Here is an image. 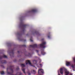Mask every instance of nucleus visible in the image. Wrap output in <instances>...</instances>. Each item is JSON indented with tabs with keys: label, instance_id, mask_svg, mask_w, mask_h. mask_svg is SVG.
<instances>
[{
	"label": "nucleus",
	"instance_id": "obj_19",
	"mask_svg": "<svg viewBox=\"0 0 75 75\" xmlns=\"http://www.w3.org/2000/svg\"><path fill=\"white\" fill-rule=\"evenodd\" d=\"M66 65L67 66H69L70 65V62H66Z\"/></svg>",
	"mask_w": 75,
	"mask_h": 75
},
{
	"label": "nucleus",
	"instance_id": "obj_17",
	"mask_svg": "<svg viewBox=\"0 0 75 75\" xmlns=\"http://www.w3.org/2000/svg\"><path fill=\"white\" fill-rule=\"evenodd\" d=\"M65 73L66 74V75H68L69 74V72L67 71H65Z\"/></svg>",
	"mask_w": 75,
	"mask_h": 75
},
{
	"label": "nucleus",
	"instance_id": "obj_47",
	"mask_svg": "<svg viewBox=\"0 0 75 75\" xmlns=\"http://www.w3.org/2000/svg\"><path fill=\"white\" fill-rule=\"evenodd\" d=\"M18 27H19V26H18Z\"/></svg>",
	"mask_w": 75,
	"mask_h": 75
},
{
	"label": "nucleus",
	"instance_id": "obj_30",
	"mask_svg": "<svg viewBox=\"0 0 75 75\" xmlns=\"http://www.w3.org/2000/svg\"><path fill=\"white\" fill-rule=\"evenodd\" d=\"M28 75H31V73H30V72H28Z\"/></svg>",
	"mask_w": 75,
	"mask_h": 75
},
{
	"label": "nucleus",
	"instance_id": "obj_27",
	"mask_svg": "<svg viewBox=\"0 0 75 75\" xmlns=\"http://www.w3.org/2000/svg\"><path fill=\"white\" fill-rule=\"evenodd\" d=\"M16 61H17V60H16V59L13 60V62H16Z\"/></svg>",
	"mask_w": 75,
	"mask_h": 75
},
{
	"label": "nucleus",
	"instance_id": "obj_24",
	"mask_svg": "<svg viewBox=\"0 0 75 75\" xmlns=\"http://www.w3.org/2000/svg\"><path fill=\"white\" fill-rule=\"evenodd\" d=\"M11 43L8 44V47H11Z\"/></svg>",
	"mask_w": 75,
	"mask_h": 75
},
{
	"label": "nucleus",
	"instance_id": "obj_29",
	"mask_svg": "<svg viewBox=\"0 0 75 75\" xmlns=\"http://www.w3.org/2000/svg\"><path fill=\"white\" fill-rule=\"evenodd\" d=\"M18 69H19V68L18 67L16 68V70H18Z\"/></svg>",
	"mask_w": 75,
	"mask_h": 75
},
{
	"label": "nucleus",
	"instance_id": "obj_9",
	"mask_svg": "<svg viewBox=\"0 0 75 75\" xmlns=\"http://www.w3.org/2000/svg\"><path fill=\"white\" fill-rule=\"evenodd\" d=\"M46 54L45 52H44V50L43 49L41 50V54L43 55H44Z\"/></svg>",
	"mask_w": 75,
	"mask_h": 75
},
{
	"label": "nucleus",
	"instance_id": "obj_15",
	"mask_svg": "<svg viewBox=\"0 0 75 75\" xmlns=\"http://www.w3.org/2000/svg\"><path fill=\"white\" fill-rule=\"evenodd\" d=\"M60 74H63V69L62 68H61L60 69Z\"/></svg>",
	"mask_w": 75,
	"mask_h": 75
},
{
	"label": "nucleus",
	"instance_id": "obj_43",
	"mask_svg": "<svg viewBox=\"0 0 75 75\" xmlns=\"http://www.w3.org/2000/svg\"><path fill=\"white\" fill-rule=\"evenodd\" d=\"M19 47H20V45H19Z\"/></svg>",
	"mask_w": 75,
	"mask_h": 75
},
{
	"label": "nucleus",
	"instance_id": "obj_16",
	"mask_svg": "<svg viewBox=\"0 0 75 75\" xmlns=\"http://www.w3.org/2000/svg\"><path fill=\"white\" fill-rule=\"evenodd\" d=\"M1 62L2 64H6V63H7V62L5 60H2Z\"/></svg>",
	"mask_w": 75,
	"mask_h": 75
},
{
	"label": "nucleus",
	"instance_id": "obj_23",
	"mask_svg": "<svg viewBox=\"0 0 75 75\" xmlns=\"http://www.w3.org/2000/svg\"><path fill=\"white\" fill-rule=\"evenodd\" d=\"M24 61V59H21L19 60V62L20 61Z\"/></svg>",
	"mask_w": 75,
	"mask_h": 75
},
{
	"label": "nucleus",
	"instance_id": "obj_39",
	"mask_svg": "<svg viewBox=\"0 0 75 75\" xmlns=\"http://www.w3.org/2000/svg\"><path fill=\"white\" fill-rule=\"evenodd\" d=\"M8 68H7V70H8Z\"/></svg>",
	"mask_w": 75,
	"mask_h": 75
},
{
	"label": "nucleus",
	"instance_id": "obj_3",
	"mask_svg": "<svg viewBox=\"0 0 75 75\" xmlns=\"http://www.w3.org/2000/svg\"><path fill=\"white\" fill-rule=\"evenodd\" d=\"M46 44V42H43L41 44L39 45L40 46V47L41 48H45L46 46H44Z\"/></svg>",
	"mask_w": 75,
	"mask_h": 75
},
{
	"label": "nucleus",
	"instance_id": "obj_45",
	"mask_svg": "<svg viewBox=\"0 0 75 75\" xmlns=\"http://www.w3.org/2000/svg\"><path fill=\"white\" fill-rule=\"evenodd\" d=\"M28 35V34H27V35Z\"/></svg>",
	"mask_w": 75,
	"mask_h": 75
},
{
	"label": "nucleus",
	"instance_id": "obj_33",
	"mask_svg": "<svg viewBox=\"0 0 75 75\" xmlns=\"http://www.w3.org/2000/svg\"><path fill=\"white\" fill-rule=\"evenodd\" d=\"M36 51L37 52V53H38V50H36Z\"/></svg>",
	"mask_w": 75,
	"mask_h": 75
},
{
	"label": "nucleus",
	"instance_id": "obj_11",
	"mask_svg": "<svg viewBox=\"0 0 75 75\" xmlns=\"http://www.w3.org/2000/svg\"><path fill=\"white\" fill-rule=\"evenodd\" d=\"M20 32H19V41H26V40H24V39H20Z\"/></svg>",
	"mask_w": 75,
	"mask_h": 75
},
{
	"label": "nucleus",
	"instance_id": "obj_46",
	"mask_svg": "<svg viewBox=\"0 0 75 75\" xmlns=\"http://www.w3.org/2000/svg\"><path fill=\"white\" fill-rule=\"evenodd\" d=\"M19 53L20 52V51H19Z\"/></svg>",
	"mask_w": 75,
	"mask_h": 75
},
{
	"label": "nucleus",
	"instance_id": "obj_14",
	"mask_svg": "<svg viewBox=\"0 0 75 75\" xmlns=\"http://www.w3.org/2000/svg\"><path fill=\"white\" fill-rule=\"evenodd\" d=\"M37 11V10L36 9H33L31 11V12H32L33 13H36Z\"/></svg>",
	"mask_w": 75,
	"mask_h": 75
},
{
	"label": "nucleus",
	"instance_id": "obj_37",
	"mask_svg": "<svg viewBox=\"0 0 75 75\" xmlns=\"http://www.w3.org/2000/svg\"><path fill=\"white\" fill-rule=\"evenodd\" d=\"M72 68H74V66H72Z\"/></svg>",
	"mask_w": 75,
	"mask_h": 75
},
{
	"label": "nucleus",
	"instance_id": "obj_34",
	"mask_svg": "<svg viewBox=\"0 0 75 75\" xmlns=\"http://www.w3.org/2000/svg\"><path fill=\"white\" fill-rule=\"evenodd\" d=\"M34 61H35V62H37V60H35L33 61V62H34Z\"/></svg>",
	"mask_w": 75,
	"mask_h": 75
},
{
	"label": "nucleus",
	"instance_id": "obj_4",
	"mask_svg": "<svg viewBox=\"0 0 75 75\" xmlns=\"http://www.w3.org/2000/svg\"><path fill=\"white\" fill-rule=\"evenodd\" d=\"M21 66L22 68V71H23L24 74H25V69H23V68H24V67H25V64H21Z\"/></svg>",
	"mask_w": 75,
	"mask_h": 75
},
{
	"label": "nucleus",
	"instance_id": "obj_26",
	"mask_svg": "<svg viewBox=\"0 0 75 75\" xmlns=\"http://www.w3.org/2000/svg\"><path fill=\"white\" fill-rule=\"evenodd\" d=\"M21 47H26V46L25 45H21Z\"/></svg>",
	"mask_w": 75,
	"mask_h": 75
},
{
	"label": "nucleus",
	"instance_id": "obj_10",
	"mask_svg": "<svg viewBox=\"0 0 75 75\" xmlns=\"http://www.w3.org/2000/svg\"><path fill=\"white\" fill-rule=\"evenodd\" d=\"M36 34V35H40V33L37 31H35V33H33V34Z\"/></svg>",
	"mask_w": 75,
	"mask_h": 75
},
{
	"label": "nucleus",
	"instance_id": "obj_40",
	"mask_svg": "<svg viewBox=\"0 0 75 75\" xmlns=\"http://www.w3.org/2000/svg\"><path fill=\"white\" fill-rule=\"evenodd\" d=\"M18 53L19 52V51H18Z\"/></svg>",
	"mask_w": 75,
	"mask_h": 75
},
{
	"label": "nucleus",
	"instance_id": "obj_8",
	"mask_svg": "<svg viewBox=\"0 0 75 75\" xmlns=\"http://www.w3.org/2000/svg\"><path fill=\"white\" fill-rule=\"evenodd\" d=\"M26 65L28 64L29 65H31V63L30 60H27L26 61Z\"/></svg>",
	"mask_w": 75,
	"mask_h": 75
},
{
	"label": "nucleus",
	"instance_id": "obj_32",
	"mask_svg": "<svg viewBox=\"0 0 75 75\" xmlns=\"http://www.w3.org/2000/svg\"><path fill=\"white\" fill-rule=\"evenodd\" d=\"M48 38H50V36L48 35Z\"/></svg>",
	"mask_w": 75,
	"mask_h": 75
},
{
	"label": "nucleus",
	"instance_id": "obj_41",
	"mask_svg": "<svg viewBox=\"0 0 75 75\" xmlns=\"http://www.w3.org/2000/svg\"><path fill=\"white\" fill-rule=\"evenodd\" d=\"M33 67H35V66H33Z\"/></svg>",
	"mask_w": 75,
	"mask_h": 75
},
{
	"label": "nucleus",
	"instance_id": "obj_21",
	"mask_svg": "<svg viewBox=\"0 0 75 75\" xmlns=\"http://www.w3.org/2000/svg\"><path fill=\"white\" fill-rule=\"evenodd\" d=\"M1 75H3L4 74V71H1Z\"/></svg>",
	"mask_w": 75,
	"mask_h": 75
},
{
	"label": "nucleus",
	"instance_id": "obj_18",
	"mask_svg": "<svg viewBox=\"0 0 75 75\" xmlns=\"http://www.w3.org/2000/svg\"><path fill=\"white\" fill-rule=\"evenodd\" d=\"M1 58H7V56L5 55H4L2 56L1 57L0 59H1Z\"/></svg>",
	"mask_w": 75,
	"mask_h": 75
},
{
	"label": "nucleus",
	"instance_id": "obj_35",
	"mask_svg": "<svg viewBox=\"0 0 75 75\" xmlns=\"http://www.w3.org/2000/svg\"><path fill=\"white\" fill-rule=\"evenodd\" d=\"M58 75H60V74H59V71H58Z\"/></svg>",
	"mask_w": 75,
	"mask_h": 75
},
{
	"label": "nucleus",
	"instance_id": "obj_36",
	"mask_svg": "<svg viewBox=\"0 0 75 75\" xmlns=\"http://www.w3.org/2000/svg\"><path fill=\"white\" fill-rule=\"evenodd\" d=\"M44 39H42V41H44Z\"/></svg>",
	"mask_w": 75,
	"mask_h": 75
},
{
	"label": "nucleus",
	"instance_id": "obj_48",
	"mask_svg": "<svg viewBox=\"0 0 75 75\" xmlns=\"http://www.w3.org/2000/svg\"><path fill=\"white\" fill-rule=\"evenodd\" d=\"M20 27V26L19 25V27Z\"/></svg>",
	"mask_w": 75,
	"mask_h": 75
},
{
	"label": "nucleus",
	"instance_id": "obj_31",
	"mask_svg": "<svg viewBox=\"0 0 75 75\" xmlns=\"http://www.w3.org/2000/svg\"><path fill=\"white\" fill-rule=\"evenodd\" d=\"M34 58H38V57L37 56H35L34 57Z\"/></svg>",
	"mask_w": 75,
	"mask_h": 75
},
{
	"label": "nucleus",
	"instance_id": "obj_2",
	"mask_svg": "<svg viewBox=\"0 0 75 75\" xmlns=\"http://www.w3.org/2000/svg\"><path fill=\"white\" fill-rule=\"evenodd\" d=\"M9 69H10V70H11L12 72L11 73L8 72H7L8 74H10V75H13V74H13V69H14V66H10L9 67Z\"/></svg>",
	"mask_w": 75,
	"mask_h": 75
},
{
	"label": "nucleus",
	"instance_id": "obj_22",
	"mask_svg": "<svg viewBox=\"0 0 75 75\" xmlns=\"http://www.w3.org/2000/svg\"><path fill=\"white\" fill-rule=\"evenodd\" d=\"M39 65L40 66H41L40 67L38 66V68H41V67H42V64H39Z\"/></svg>",
	"mask_w": 75,
	"mask_h": 75
},
{
	"label": "nucleus",
	"instance_id": "obj_12",
	"mask_svg": "<svg viewBox=\"0 0 75 75\" xmlns=\"http://www.w3.org/2000/svg\"><path fill=\"white\" fill-rule=\"evenodd\" d=\"M31 72L32 73V74H35L37 73L36 71H35V70H32L31 71Z\"/></svg>",
	"mask_w": 75,
	"mask_h": 75
},
{
	"label": "nucleus",
	"instance_id": "obj_13",
	"mask_svg": "<svg viewBox=\"0 0 75 75\" xmlns=\"http://www.w3.org/2000/svg\"><path fill=\"white\" fill-rule=\"evenodd\" d=\"M16 34L17 37H18V39H19V31H18L16 33Z\"/></svg>",
	"mask_w": 75,
	"mask_h": 75
},
{
	"label": "nucleus",
	"instance_id": "obj_20",
	"mask_svg": "<svg viewBox=\"0 0 75 75\" xmlns=\"http://www.w3.org/2000/svg\"><path fill=\"white\" fill-rule=\"evenodd\" d=\"M25 56H29L30 55V56H31V54H30V53H29L28 55H27L26 54H25Z\"/></svg>",
	"mask_w": 75,
	"mask_h": 75
},
{
	"label": "nucleus",
	"instance_id": "obj_28",
	"mask_svg": "<svg viewBox=\"0 0 75 75\" xmlns=\"http://www.w3.org/2000/svg\"><path fill=\"white\" fill-rule=\"evenodd\" d=\"M22 75V73L21 72L19 73V75Z\"/></svg>",
	"mask_w": 75,
	"mask_h": 75
},
{
	"label": "nucleus",
	"instance_id": "obj_38",
	"mask_svg": "<svg viewBox=\"0 0 75 75\" xmlns=\"http://www.w3.org/2000/svg\"><path fill=\"white\" fill-rule=\"evenodd\" d=\"M38 55H39V56H40V54H39L38 53Z\"/></svg>",
	"mask_w": 75,
	"mask_h": 75
},
{
	"label": "nucleus",
	"instance_id": "obj_42",
	"mask_svg": "<svg viewBox=\"0 0 75 75\" xmlns=\"http://www.w3.org/2000/svg\"><path fill=\"white\" fill-rule=\"evenodd\" d=\"M4 68V67L3 66Z\"/></svg>",
	"mask_w": 75,
	"mask_h": 75
},
{
	"label": "nucleus",
	"instance_id": "obj_6",
	"mask_svg": "<svg viewBox=\"0 0 75 75\" xmlns=\"http://www.w3.org/2000/svg\"><path fill=\"white\" fill-rule=\"evenodd\" d=\"M14 50H11V52H10V56L11 57H14Z\"/></svg>",
	"mask_w": 75,
	"mask_h": 75
},
{
	"label": "nucleus",
	"instance_id": "obj_1",
	"mask_svg": "<svg viewBox=\"0 0 75 75\" xmlns=\"http://www.w3.org/2000/svg\"><path fill=\"white\" fill-rule=\"evenodd\" d=\"M21 26L22 28V33H24L25 31V28L26 27H27V25H24L23 23H22L21 24Z\"/></svg>",
	"mask_w": 75,
	"mask_h": 75
},
{
	"label": "nucleus",
	"instance_id": "obj_25",
	"mask_svg": "<svg viewBox=\"0 0 75 75\" xmlns=\"http://www.w3.org/2000/svg\"><path fill=\"white\" fill-rule=\"evenodd\" d=\"M32 39H33V37H31V38L30 39V41L31 42H33V40H32Z\"/></svg>",
	"mask_w": 75,
	"mask_h": 75
},
{
	"label": "nucleus",
	"instance_id": "obj_44",
	"mask_svg": "<svg viewBox=\"0 0 75 75\" xmlns=\"http://www.w3.org/2000/svg\"><path fill=\"white\" fill-rule=\"evenodd\" d=\"M35 68L36 69H37V68H36V67H35Z\"/></svg>",
	"mask_w": 75,
	"mask_h": 75
},
{
	"label": "nucleus",
	"instance_id": "obj_7",
	"mask_svg": "<svg viewBox=\"0 0 75 75\" xmlns=\"http://www.w3.org/2000/svg\"><path fill=\"white\" fill-rule=\"evenodd\" d=\"M38 45L36 44H35L33 45H30V47H31L33 48H38Z\"/></svg>",
	"mask_w": 75,
	"mask_h": 75
},
{
	"label": "nucleus",
	"instance_id": "obj_5",
	"mask_svg": "<svg viewBox=\"0 0 75 75\" xmlns=\"http://www.w3.org/2000/svg\"><path fill=\"white\" fill-rule=\"evenodd\" d=\"M39 75H42L44 74V70L42 69H40L38 71Z\"/></svg>",
	"mask_w": 75,
	"mask_h": 75
}]
</instances>
